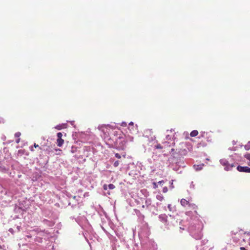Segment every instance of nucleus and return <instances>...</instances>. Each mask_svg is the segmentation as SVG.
<instances>
[{
  "instance_id": "obj_12",
  "label": "nucleus",
  "mask_w": 250,
  "mask_h": 250,
  "mask_svg": "<svg viewBox=\"0 0 250 250\" xmlns=\"http://www.w3.org/2000/svg\"><path fill=\"white\" fill-rule=\"evenodd\" d=\"M108 188L110 189H113L115 188V186L112 184H110L108 185Z\"/></svg>"
},
{
  "instance_id": "obj_14",
  "label": "nucleus",
  "mask_w": 250,
  "mask_h": 250,
  "mask_svg": "<svg viewBox=\"0 0 250 250\" xmlns=\"http://www.w3.org/2000/svg\"><path fill=\"white\" fill-rule=\"evenodd\" d=\"M208 135V132H202L201 133V137H205L207 136Z\"/></svg>"
},
{
  "instance_id": "obj_6",
  "label": "nucleus",
  "mask_w": 250,
  "mask_h": 250,
  "mask_svg": "<svg viewBox=\"0 0 250 250\" xmlns=\"http://www.w3.org/2000/svg\"><path fill=\"white\" fill-rule=\"evenodd\" d=\"M66 127V124H63L62 125H58L55 127L57 130H61L62 128H65Z\"/></svg>"
},
{
  "instance_id": "obj_23",
  "label": "nucleus",
  "mask_w": 250,
  "mask_h": 250,
  "mask_svg": "<svg viewBox=\"0 0 250 250\" xmlns=\"http://www.w3.org/2000/svg\"><path fill=\"white\" fill-rule=\"evenodd\" d=\"M115 155V157L118 159H120L121 157L119 153H116Z\"/></svg>"
},
{
  "instance_id": "obj_22",
  "label": "nucleus",
  "mask_w": 250,
  "mask_h": 250,
  "mask_svg": "<svg viewBox=\"0 0 250 250\" xmlns=\"http://www.w3.org/2000/svg\"><path fill=\"white\" fill-rule=\"evenodd\" d=\"M153 187L154 188H158V186H157V184L156 182H153Z\"/></svg>"
},
{
  "instance_id": "obj_1",
  "label": "nucleus",
  "mask_w": 250,
  "mask_h": 250,
  "mask_svg": "<svg viewBox=\"0 0 250 250\" xmlns=\"http://www.w3.org/2000/svg\"><path fill=\"white\" fill-rule=\"evenodd\" d=\"M220 162L222 165L225 166V169L226 170H231L233 167H235V166L233 164H229L228 162L226 160H221Z\"/></svg>"
},
{
  "instance_id": "obj_16",
  "label": "nucleus",
  "mask_w": 250,
  "mask_h": 250,
  "mask_svg": "<svg viewBox=\"0 0 250 250\" xmlns=\"http://www.w3.org/2000/svg\"><path fill=\"white\" fill-rule=\"evenodd\" d=\"M21 135V133L20 132H16L15 134V137L18 138H19Z\"/></svg>"
},
{
  "instance_id": "obj_27",
  "label": "nucleus",
  "mask_w": 250,
  "mask_h": 250,
  "mask_svg": "<svg viewBox=\"0 0 250 250\" xmlns=\"http://www.w3.org/2000/svg\"><path fill=\"white\" fill-rule=\"evenodd\" d=\"M20 138H18L16 142L17 143H19L20 142Z\"/></svg>"
},
{
  "instance_id": "obj_25",
  "label": "nucleus",
  "mask_w": 250,
  "mask_h": 250,
  "mask_svg": "<svg viewBox=\"0 0 250 250\" xmlns=\"http://www.w3.org/2000/svg\"><path fill=\"white\" fill-rule=\"evenodd\" d=\"M34 146L35 147H39L40 149H42V148L41 147H39L38 145H37L36 143L34 144Z\"/></svg>"
},
{
  "instance_id": "obj_2",
  "label": "nucleus",
  "mask_w": 250,
  "mask_h": 250,
  "mask_svg": "<svg viewBox=\"0 0 250 250\" xmlns=\"http://www.w3.org/2000/svg\"><path fill=\"white\" fill-rule=\"evenodd\" d=\"M57 136V139L56 143L58 146L61 147L64 144V140L62 139V134L61 132H58Z\"/></svg>"
},
{
  "instance_id": "obj_29",
  "label": "nucleus",
  "mask_w": 250,
  "mask_h": 250,
  "mask_svg": "<svg viewBox=\"0 0 250 250\" xmlns=\"http://www.w3.org/2000/svg\"><path fill=\"white\" fill-rule=\"evenodd\" d=\"M2 249V247L1 245H0V250Z\"/></svg>"
},
{
  "instance_id": "obj_13",
  "label": "nucleus",
  "mask_w": 250,
  "mask_h": 250,
  "mask_svg": "<svg viewBox=\"0 0 250 250\" xmlns=\"http://www.w3.org/2000/svg\"><path fill=\"white\" fill-rule=\"evenodd\" d=\"M46 150L47 151L48 154H49L53 152L54 150V148L52 149L49 147L48 148H47Z\"/></svg>"
},
{
  "instance_id": "obj_15",
  "label": "nucleus",
  "mask_w": 250,
  "mask_h": 250,
  "mask_svg": "<svg viewBox=\"0 0 250 250\" xmlns=\"http://www.w3.org/2000/svg\"><path fill=\"white\" fill-rule=\"evenodd\" d=\"M194 167L196 169V170H201L202 169L201 166H200L199 165H198V166H194Z\"/></svg>"
},
{
  "instance_id": "obj_20",
  "label": "nucleus",
  "mask_w": 250,
  "mask_h": 250,
  "mask_svg": "<svg viewBox=\"0 0 250 250\" xmlns=\"http://www.w3.org/2000/svg\"><path fill=\"white\" fill-rule=\"evenodd\" d=\"M108 186L106 184H104V186H103V188L104 190H106L108 188Z\"/></svg>"
},
{
  "instance_id": "obj_4",
  "label": "nucleus",
  "mask_w": 250,
  "mask_h": 250,
  "mask_svg": "<svg viewBox=\"0 0 250 250\" xmlns=\"http://www.w3.org/2000/svg\"><path fill=\"white\" fill-rule=\"evenodd\" d=\"M126 143V141L124 140L123 142L119 143L118 147L120 149L122 150H124L125 148V144Z\"/></svg>"
},
{
  "instance_id": "obj_17",
  "label": "nucleus",
  "mask_w": 250,
  "mask_h": 250,
  "mask_svg": "<svg viewBox=\"0 0 250 250\" xmlns=\"http://www.w3.org/2000/svg\"><path fill=\"white\" fill-rule=\"evenodd\" d=\"M155 148L157 149H162L163 146L160 144H158L155 146Z\"/></svg>"
},
{
  "instance_id": "obj_5",
  "label": "nucleus",
  "mask_w": 250,
  "mask_h": 250,
  "mask_svg": "<svg viewBox=\"0 0 250 250\" xmlns=\"http://www.w3.org/2000/svg\"><path fill=\"white\" fill-rule=\"evenodd\" d=\"M181 204L182 205V206H183V207H186V206L187 205H188L189 206H190V204L189 203V202L187 200H186L185 199H182L181 200Z\"/></svg>"
},
{
  "instance_id": "obj_7",
  "label": "nucleus",
  "mask_w": 250,
  "mask_h": 250,
  "mask_svg": "<svg viewBox=\"0 0 250 250\" xmlns=\"http://www.w3.org/2000/svg\"><path fill=\"white\" fill-rule=\"evenodd\" d=\"M198 134V132L197 130H193L191 132H190V135L191 137H196V136H197Z\"/></svg>"
},
{
  "instance_id": "obj_26",
  "label": "nucleus",
  "mask_w": 250,
  "mask_h": 250,
  "mask_svg": "<svg viewBox=\"0 0 250 250\" xmlns=\"http://www.w3.org/2000/svg\"><path fill=\"white\" fill-rule=\"evenodd\" d=\"M164 183V181L162 180V181H160L159 182H158V183L159 184H163Z\"/></svg>"
},
{
  "instance_id": "obj_28",
  "label": "nucleus",
  "mask_w": 250,
  "mask_h": 250,
  "mask_svg": "<svg viewBox=\"0 0 250 250\" xmlns=\"http://www.w3.org/2000/svg\"><path fill=\"white\" fill-rule=\"evenodd\" d=\"M129 140L131 141H133V137H129Z\"/></svg>"
},
{
  "instance_id": "obj_33",
  "label": "nucleus",
  "mask_w": 250,
  "mask_h": 250,
  "mask_svg": "<svg viewBox=\"0 0 250 250\" xmlns=\"http://www.w3.org/2000/svg\"><path fill=\"white\" fill-rule=\"evenodd\" d=\"M142 208H145V206H144V205H143V206H142Z\"/></svg>"
},
{
  "instance_id": "obj_21",
  "label": "nucleus",
  "mask_w": 250,
  "mask_h": 250,
  "mask_svg": "<svg viewBox=\"0 0 250 250\" xmlns=\"http://www.w3.org/2000/svg\"><path fill=\"white\" fill-rule=\"evenodd\" d=\"M167 190H168L167 188V187H164V188H163V192H164V193L167 192Z\"/></svg>"
},
{
  "instance_id": "obj_8",
  "label": "nucleus",
  "mask_w": 250,
  "mask_h": 250,
  "mask_svg": "<svg viewBox=\"0 0 250 250\" xmlns=\"http://www.w3.org/2000/svg\"><path fill=\"white\" fill-rule=\"evenodd\" d=\"M54 150L56 152V154L57 155H61L62 153V150L60 148H54Z\"/></svg>"
},
{
  "instance_id": "obj_24",
  "label": "nucleus",
  "mask_w": 250,
  "mask_h": 250,
  "mask_svg": "<svg viewBox=\"0 0 250 250\" xmlns=\"http://www.w3.org/2000/svg\"><path fill=\"white\" fill-rule=\"evenodd\" d=\"M121 125H122V126H123L125 127V126H126L127 124H126V123H125V122H123V123H122V124H121Z\"/></svg>"
},
{
  "instance_id": "obj_30",
  "label": "nucleus",
  "mask_w": 250,
  "mask_h": 250,
  "mask_svg": "<svg viewBox=\"0 0 250 250\" xmlns=\"http://www.w3.org/2000/svg\"><path fill=\"white\" fill-rule=\"evenodd\" d=\"M249 245L250 246V239H249Z\"/></svg>"
},
{
  "instance_id": "obj_32",
  "label": "nucleus",
  "mask_w": 250,
  "mask_h": 250,
  "mask_svg": "<svg viewBox=\"0 0 250 250\" xmlns=\"http://www.w3.org/2000/svg\"><path fill=\"white\" fill-rule=\"evenodd\" d=\"M72 152L73 153L74 152V150H71Z\"/></svg>"
},
{
  "instance_id": "obj_19",
  "label": "nucleus",
  "mask_w": 250,
  "mask_h": 250,
  "mask_svg": "<svg viewBox=\"0 0 250 250\" xmlns=\"http://www.w3.org/2000/svg\"><path fill=\"white\" fill-rule=\"evenodd\" d=\"M133 125H134V124L132 122H131L130 123H129V126L128 127V128L129 130H131L130 127H131V126H133Z\"/></svg>"
},
{
  "instance_id": "obj_11",
  "label": "nucleus",
  "mask_w": 250,
  "mask_h": 250,
  "mask_svg": "<svg viewBox=\"0 0 250 250\" xmlns=\"http://www.w3.org/2000/svg\"><path fill=\"white\" fill-rule=\"evenodd\" d=\"M244 147L246 150H249L250 149V142H249Z\"/></svg>"
},
{
  "instance_id": "obj_18",
  "label": "nucleus",
  "mask_w": 250,
  "mask_h": 250,
  "mask_svg": "<svg viewBox=\"0 0 250 250\" xmlns=\"http://www.w3.org/2000/svg\"><path fill=\"white\" fill-rule=\"evenodd\" d=\"M119 165V162L118 161H116L114 162L113 166L114 167H117Z\"/></svg>"
},
{
  "instance_id": "obj_31",
  "label": "nucleus",
  "mask_w": 250,
  "mask_h": 250,
  "mask_svg": "<svg viewBox=\"0 0 250 250\" xmlns=\"http://www.w3.org/2000/svg\"><path fill=\"white\" fill-rule=\"evenodd\" d=\"M133 126H131L130 129H132V128H133Z\"/></svg>"
},
{
  "instance_id": "obj_10",
  "label": "nucleus",
  "mask_w": 250,
  "mask_h": 250,
  "mask_svg": "<svg viewBox=\"0 0 250 250\" xmlns=\"http://www.w3.org/2000/svg\"><path fill=\"white\" fill-rule=\"evenodd\" d=\"M244 157L249 161V163H248V165L250 166V153H246L244 155Z\"/></svg>"
},
{
  "instance_id": "obj_3",
  "label": "nucleus",
  "mask_w": 250,
  "mask_h": 250,
  "mask_svg": "<svg viewBox=\"0 0 250 250\" xmlns=\"http://www.w3.org/2000/svg\"><path fill=\"white\" fill-rule=\"evenodd\" d=\"M237 169L240 172L250 173V168L248 167H242L239 166L237 167Z\"/></svg>"
},
{
  "instance_id": "obj_9",
  "label": "nucleus",
  "mask_w": 250,
  "mask_h": 250,
  "mask_svg": "<svg viewBox=\"0 0 250 250\" xmlns=\"http://www.w3.org/2000/svg\"><path fill=\"white\" fill-rule=\"evenodd\" d=\"M156 198L158 200H159L160 201H162L164 199V197H163V196L160 193V194L157 195Z\"/></svg>"
}]
</instances>
